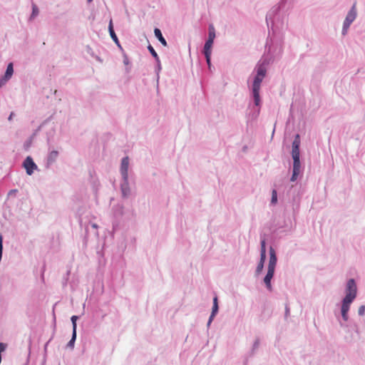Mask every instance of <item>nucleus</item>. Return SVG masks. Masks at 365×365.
Listing matches in <instances>:
<instances>
[{
  "instance_id": "29",
  "label": "nucleus",
  "mask_w": 365,
  "mask_h": 365,
  "mask_svg": "<svg viewBox=\"0 0 365 365\" xmlns=\"http://www.w3.org/2000/svg\"><path fill=\"white\" fill-rule=\"evenodd\" d=\"M213 304H218L217 297H214V299H213Z\"/></svg>"
},
{
  "instance_id": "4",
  "label": "nucleus",
  "mask_w": 365,
  "mask_h": 365,
  "mask_svg": "<svg viewBox=\"0 0 365 365\" xmlns=\"http://www.w3.org/2000/svg\"><path fill=\"white\" fill-rule=\"evenodd\" d=\"M24 167L26 169V173L29 175H31L34 173V170L37 168L36 165L30 156H28L24 160Z\"/></svg>"
},
{
  "instance_id": "20",
  "label": "nucleus",
  "mask_w": 365,
  "mask_h": 365,
  "mask_svg": "<svg viewBox=\"0 0 365 365\" xmlns=\"http://www.w3.org/2000/svg\"><path fill=\"white\" fill-rule=\"evenodd\" d=\"M148 48L149 50V51L150 52L151 55L155 58H156L157 60H158V56L157 54V53L155 52V49L153 48V47L151 46V45H149L148 46Z\"/></svg>"
},
{
  "instance_id": "13",
  "label": "nucleus",
  "mask_w": 365,
  "mask_h": 365,
  "mask_svg": "<svg viewBox=\"0 0 365 365\" xmlns=\"http://www.w3.org/2000/svg\"><path fill=\"white\" fill-rule=\"evenodd\" d=\"M293 170L300 172L301 164L299 158H293Z\"/></svg>"
},
{
  "instance_id": "3",
  "label": "nucleus",
  "mask_w": 365,
  "mask_h": 365,
  "mask_svg": "<svg viewBox=\"0 0 365 365\" xmlns=\"http://www.w3.org/2000/svg\"><path fill=\"white\" fill-rule=\"evenodd\" d=\"M356 16V3L354 4L352 8L348 13L345 21L344 22L343 26V34H344L350 24L354 21Z\"/></svg>"
},
{
  "instance_id": "31",
  "label": "nucleus",
  "mask_w": 365,
  "mask_h": 365,
  "mask_svg": "<svg viewBox=\"0 0 365 365\" xmlns=\"http://www.w3.org/2000/svg\"><path fill=\"white\" fill-rule=\"evenodd\" d=\"M92 0H88V1H91Z\"/></svg>"
},
{
  "instance_id": "2",
  "label": "nucleus",
  "mask_w": 365,
  "mask_h": 365,
  "mask_svg": "<svg viewBox=\"0 0 365 365\" xmlns=\"http://www.w3.org/2000/svg\"><path fill=\"white\" fill-rule=\"evenodd\" d=\"M266 73L267 70L264 65L261 64L257 67V74L253 81L252 90H260L261 83L265 77Z\"/></svg>"
},
{
  "instance_id": "5",
  "label": "nucleus",
  "mask_w": 365,
  "mask_h": 365,
  "mask_svg": "<svg viewBox=\"0 0 365 365\" xmlns=\"http://www.w3.org/2000/svg\"><path fill=\"white\" fill-rule=\"evenodd\" d=\"M299 145H300V138L299 135L297 134L294 140L292 143V158H299Z\"/></svg>"
},
{
  "instance_id": "24",
  "label": "nucleus",
  "mask_w": 365,
  "mask_h": 365,
  "mask_svg": "<svg viewBox=\"0 0 365 365\" xmlns=\"http://www.w3.org/2000/svg\"><path fill=\"white\" fill-rule=\"evenodd\" d=\"M263 267H264V263L259 262L257 267V269H256L257 273L261 272L262 270L263 269Z\"/></svg>"
},
{
  "instance_id": "11",
  "label": "nucleus",
  "mask_w": 365,
  "mask_h": 365,
  "mask_svg": "<svg viewBox=\"0 0 365 365\" xmlns=\"http://www.w3.org/2000/svg\"><path fill=\"white\" fill-rule=\"evenodd\" d=\"M108 30H109V33H110V37L112 38V39L115 42V43H118V37L113 30V21H112V19L110 20V22H109V26H108Z\"/></svg>"
},
{
  "instance_id": "18",
  "label": "nucleus",
  "mask_w": 365,
  "mask_h": 365,
  "mask_svg": "<svg viewBox=\"0 0 365 365\" xmlns=\"http://www.w3.org/2000/svg\"><path fill=\"white\" fill-rule=\"evenodd\" d=\"M217 311H218V304H213L212 314L210 317V319H209V322H208L209 324L211 322V321L212 320L213 317H215V315L216 314Z\"/></svg>"
},
{
  "instance_id": "30",
  "label": "nucleus",
  "mask_w": 365,
  "mask_h": 365,
  "mask_svg": "<svg viewBox=\"0 0 365 365\" xmlns=\"http://www.w3.org/2000/svg\"><path fill=\"white\" fill-rule=\"evenodd\" d=\"M12 115H13V113H11V115H10V116H9V120H11V118H12Z\"/></svg>"
},
{
  "instance_id": "9",
  "label": "nucleus",
  "mask_w": 365,
  "mask_h": 365,
  "mask_svg": "<svg viewBox=\"0 0 365 365\" xmlns=\"http://www.w3.org/2000/svg\"><path fill=\"white\" fill-rule=\"evenodd\" d=\"M274 273V270L268 269L267 273L264 279V282L269 290L272 289L271 279L273 277Z\"/></svg>"
},
{
  "instance_id": "19",
  "label": "nucleus",
  "mask_w": 365,
  "mask_h": 365,
  "mask_svg": "<svg viewBox=\"0 0 365 365\" xmlns=\"http://www.w3.org/2000/svg\"><path fill=\"white\" fill-rule=\"evenodd\" d=\"M58 156V152L56 150L51 151L48 156V161L53 162L56 160Z\"/></svg>"
},
{
  "instance_id": "7",
  "label": "nucleus",
  "mask_w": 365,
  "mask_h": 365,
  "mask_svg": "<svg viewBox=\"0 0 365 365\" xmlns=\"http://www.w3.org/2000/svg\"><path fill=\"white\" fill-rule=\"evenodd\" d=\"M128 165H129V159L128 157H125L123 158L120 166V172L121 175L125 180L127 181L128 180Z\"/></svg>"
},
{
  "instance_id": "15",
  "label": "nucleus",
  "mask_w": 365,
  "mask_h": 365,
  "mask_svg": "<svg viewBox=\"0 0 365 365\" xmlns=\"http://www.w3.org/2000/svg\"><path fill=\"white\" fill-rule=\"evenodd\" d=\"M78 319V317L77 316H72L71 317V322H72V325H73V331L74 332V337H76V329H77V324H76V321L77 319Z\"/></svg>"
},
{
  "instance_id": "6",
  "label": "nucleus",
  "mask_w": 365,
  "mask_h": 365,
  "mask_svg": "<svg viewBox=\"0 0 365 365\" xmlns=\"http://www.w3.org/2000/svg\"><path fill=\"white\" fill-rule=\"evenodd\" d=\"M212 44L213 41L207 39L204 46V54L205 56L206 61L209 66L210 65V57Z\"/></svg>"
},
{
  "instance_id": "10",
  "label": "nucleus",
  "mask_w": 365,
  "mask_h": 365,
  "mask_svg": "<svg viewBox=\"0 0 365 365\" xmlns=\"http://www.w3.org/2000/svg\"><path fill=\"white\" fill-rule=\"evenodd\" d=\"M154 34H155V36H156V38L160 41V43L164 46H167V42H166L165 39L164 38V37L163 36L160 30L159 29H157V28L155 29Z\"/></svg>"
},
{
  "instance_id": "14",
  "label": "nucleus",
  "mask_w": 365,
  "mask_h": 365,
  "mask_svg": "<svg viewBox=\"0 0 365 365\" xmlns=\"http://www.w3.org/2000/svg\"><path fill=\"white\" fill-rule=\"evenodd\" d=\"M252 93L255 99V103L256 106H259L260 102L259 91L252 90Z\"/></svg>"
},
{
  "instance_id": "28",
  "label": "nucleus",
  "mask_w": 365,
  "mask_h": 365,
  "mask_svg": "<svg viewBox=\"0 0 365 365\" xmlns=\"http://www.w3.org/2000/svg\"><path fill=\"white\" fill-rule=\"evenodd\" d=\"M76 337H74V332L73 331L72 338L68 342V345L73 346Z\"/></svg>"
},
{
  "instance_id": "23",
  "label": "nucleus",
  "mask_w": 365,
  "mask_h": 365,
  "mask_svg": "<svg viewBox=\"0 0 365 365\" xmlns=\"http://www.w3.org/2000/svg\"><path fill=\"white\" fill-rule=\"evenodd\" d=\"M266 259V251L260 252V262L264 263Z\"/></svg>"
},
{
  "instance_id": "16",
  "label": "nucleus",
  "mask_w": 365,
  "mask_h": 365,
  "mask_svg": "<svg viewBox=\"0 0 365 365\" xmlns=\"http://www.w3.org/2000/svg\"><path fill=\"white\" fill-rule=\"evenodd\" d=\"M215 38V28L212 25H210L209 26V36H208V39L209 40H212L214 41V39Z\"/></svg>"
},
{
  "instance_id": "17",
  "label": "nucleus",
  "mask_w": 365,
  "mask_h": 365,
  "mask_svg": "<svg viewBox=\"0 0 365 365\" xmlns=\"http://www.w3.org/2000/svg\"><path fill=\"white\" fill-rule=\"evenodd\" d=\"M38 9L35 4H32V14L31 15L30 19H34L38 14Z\"/></svg>"
},
{
  "instance_id": "12",
  "label": "nucleus",
  "mask_w": 365,
  "mask_h": 365,
  "mask_svg": "<svg viewBox=\"0 0 365 365\" xmlns=\"http://www.w3.org/2000/svg\"><path fill=\"white\" fill-rule=\"evenodd\" d=\"M14 73V68H13V64L12 63H10L6 68L5 75H4V81H8L13 75Z\"/></svg>"
},
{
  "instance_id": "1",
  "label": "nucleus",
  "mask_w": 365,
  "mask_h": 365,
  "mask_svg": "<svg viewBox=\"0 0 365 365\" xmlns=\"http://www.w3.org/2000/svg\"><path fill=\"white\" fill-rule=\"evenodd\" d=\"M346 297L343 299L341 306V316L344 321L348 320V312L350 305L356 297V285L353 279L348 281L346 289Z\"/></svg>"
},
{
  "instance_id": "22",
  "label": "nucleus",
  "mask_w": 365,
  "mask_h": 365,
  "mask_svg": "<svg viewBox=\"0 0 365 365\" xmlns=\"http://www.w3.org/2000/svg\"><path fill=\"white\" fill-rule=\"evenodd\" d=\"M128 184H125L122 185V192L124 196L128 195Z\"/></svg>"
},
{
  "instance_id": "25",
  "label": "nucleus",
  "mask_w": 365,
  "mask_h": 365,
  "mask_svg": "<svg viewBox=\"0 0 365 365\" xmlns=\"http://www.w3.org/2000/svg\"><path fill=\"white\" fill-rule=\"evenodd\" d=\"M299 173L300 172L293 170V173H292V175L291 178V181H295L297 180L298 175H299Z\"/></svg>"
},
{
  "instance_id": "21",
  "label": "nucleus",
  "mask_w": 365,
  "mask_h": 365,
  "mask_svg": "<svg viewBox=\"0 0 365 365\" xmlns=\"http://www.w3.org/2000/svg\"><path fill=\"white\" fill-rule=\"evenodd\" d=\"M277 201V191L275 190H272V200H271V202L272 203H276Z\"/></svg>"
},
{
  "instance_id": "26",
  "label": "nucleus",
  "mask_w": 365,
  "mask_h": 365,
  "mask_svg": "<svg viewBox=\"0 0 365 365\" xmlns=\"http://www.w3.org/2000/svg\"><path fill=\"white\" fill-rule=\"evenodd\" d=\"M358 312H359V315L363 316L364 314V313H365V306L364 305H361L359 308Z\"/></svg>"
},
{
  "instance_id": "8",
  "label": "nucleus",
  "mask_w": 365,
  "mask_h": 365,
  "mask_svg": "<svg viewBox=\"0 0 365 365\" xmlns=\"http://www.w3.org/2000/svg\"><path fill=\"white\" fill-rule=\"evenodd\" d=\"M277 264V256L275 251L272 247L269 249V261L268 264V269L274 270Z\"/></svg>"
},
{
  "instance_id": "27",
  "label": "nucleus",
  "mask_w": 365,
  "mask_h": 365,
  "mask_svg": "<svg viewBox=\"0 0 365 365\" xmlns=\"http://www.w3.org/2000/svg\"><path fill=\"white\" fill-rule=\"evenodd\" d=\"M263 251H266L265 240H262L261 241V251L260 252H263Z\"/></svg>"
}]
</instances>
